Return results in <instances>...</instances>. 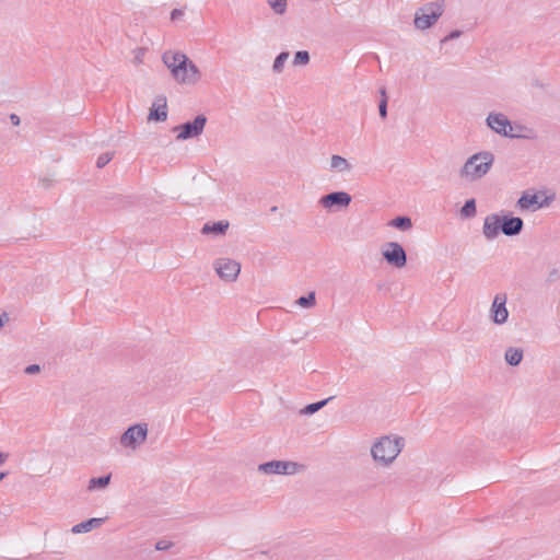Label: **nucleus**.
<instances>
[{
    "label": "nucleus",
    "mask_w": 560,
    "mask_h": 560,
    "mask_svg": "<svg viewBox=\"0 0 560 560\" xmlns=\"http://www.w3.org/2000/svg\"><path fill=\"white\" fill-rule=\"evenodd\" d=\"M310 62V55L305 50H300L295 52L293 65L294 66H306Z\"/></svg>",
    "instance_id": "obj_28"
},
{
    "label": "nucleus",
    "mask_w": 560,
    "mask_h": 560,
    "mask_svg": "<svg viewBox=\"0 0 560 560\" xmlns=\"http://www.w3.org/2000/svg\"><path fill=\"white\" fill-rule=\"evenodd\" d=\"M552 197L546 196L544 192H533L529 190H526L522 194V196L518 198L516 202V207L520 211H537L541 208L548 207L551 201Z\"/></svg>",
    "instance_id": "obj_8"
},
{
    "label": "nucleus",
    "mask_w": 560,
    "mask_h": 560,
    "mask_svg": "<svg viewBox=\"0 0 560 560\" xmlns=\"http://www.w3.org/2000/svg\"><path fill=\"white\" fill-rule=\"evenodd\" d=\"M162 60L179 84H196L201 79L199 68L182 51L167 50Z\"/></svg>",
    "instance_id": "obj_2"
},
{
    "label": "nucleus",
    "mask_w": 560,
    "mask_h": 560,
    "mask_svg": "<svg viewBox=\"0 0 560 560\" xmlns=\"http://www.w3.org/2000/svg\"><path fill=\"white\" fill-rule=\"evenodd\" d=\"M10 120L14 126H19L21 124V119L16 114H11Z\"/></svg>",
    "instance_id": "obj_36"
},
{
    "label": "nucleus",
    "mask_w": 560,
    "mask_h": 560,
    "mask_svg": "<svg viewBox=\"0 0 560 560\" xmlns=\"http://www.w3.org/2000/svg\"><path fill=\"white\" fill-rule=\"evenodd\" d=\"M149 119L165 121L167 119V105L165 98L156 100L149 114Z\"/></svg>",
    "instance_id": "obj_18"
},
{
    "label": "nucleus",
    "mask_w": 560,
    "mask_h": 560,
    "mask_svg": "<svg viewBox=\"0 0 560 560\" xmlns=\"http://www.w3.org/2000/svg\"><path fill=\"white\" fill-rule=\"evenodd\" d=\"M290 54L288 51L280 52L273 60L272 71L275 73H281L283 71L284 65L289 59Z\"/></svg>",
    "instance_id": "obj_23"
},
{
    "label": "nucleus",
    "mask_w": 560,
    "mask_h": 560,
    "mask_svg": "<svg viewBox=\"0 0 560 560\" xmlns=\"http://www.w3.org/2000/svg\"><path fill=\"white\" fill-rule=\"evenodd\" d=\"M229 226H230V223L225 220H221L218 222H207L202 226L201 233L203 235H213V236L223 235L228 231Z\"/></svg>",
    "instance_id": "obj_17"
},
{
    "label": "nucleus",
    "mask_w": 560,
    "mask_h": 560,
    "mask_svg": "<svg viewBox=\"0 0 560 560\" xmlns=\"http://www.w3.org/2000/svg\"><path fill=\"white\" fill-rule=\"evenodd\" d=\"M206 122V116L198 115L192 121L174 127L173 131L177 132L176 139L179 141L197 138L203 132Z\"/></svg>",
    "instance_id": "obj_11"
},
{
    "label": "nucleus",
    "mask_w": 560,
    "mask_h": 560,
    "mask_svg": "<svg viewBox=\"0 0 560 560\" xmlns=\"http://www.w3.org/2000/svg\"><path fill=\"white\" fill-rule=\"evenodd\" d=\"M352 164L343 156L332 154L329 161V171L339 174H347L352 171Z\"/></svg>",
    "instance_id": "obj_16"
},
{
    "label": "nucleus",
    "mask_w": 560,
    "mask_h": 560,
    "mask_svg": "<svg viewBox=\"0 0 560 560\" xmlns=\"http://www.w3.org/2000/svg\"><path fill=\"white\" fill-rule=\"evenodd\" d=\"M135 62L136 63H142L143 56H144V49L143 48H137L135 51Z\"/></svg>",
    "instance_id": "obj_33"
},
{
    "label": "nucleus",
    "mask_w": 560,
    "mask_h": 560,
    "mask_svg": "<svg viewBox=\"0 0 560 560\" xmlns=\"http://www.w3.org/2000/svg\"><path fill=\"white\" fill-rule=\"evenodd\" d=\"M217 276L225 283H233L241 273V264L229 257H219L212 262Z\"/></svg>",
    "instance_id": "obj_7"
},
{
    "label": "nucleus",
    "mask_w": 560,
    "mask_h": 560,
    "mask_svg": "<svg viewBox=\"0 0 560 560\" xmlns=\"http://www.w3.org/2000/svg\"><path fill=\"white\" fill-rule=\"evenodd\" d=\"M8 455L0 452V466L5 463Z\"/></svg>",
    "instance_id": "obj_38"
},
{
    "label": "nucleus",
    "mask_w": 560,
    "mask_h": 560,
    "mask_svg": "<svg viewBox=\"0 0 560 560\" xmlns=\"http://www.w3.org/2000/svg\"><path fill=\"white\" fill-rule=\"evenodd\" d=\"M7 315L4 314L3 316H0V328H2L4 326V323L7 320Z\"/></svg>",
    "instance_id": "obj_39"
},
{
    "label": "nucleus",
    "mask_w": 560,
    "mask_h": 560,
    "mask_svg": "<svg viewBox=\"0 0 560 560\" xmlns=\"http://www.w3.org/2000/svg\"><path fill=\"white\" fill-rule=\"evenodd\" d=\"M504 359L508 364L516 366L523 360V350L520 348L510 347L505 351Z\"/></svg>",
    "instance_id": "obj_20"
},
{
    "label": "nucleus",
    "mask_w": 560,
    "mask_h": 560,
    "mask_svg": "<svg viewBox=\"0 0 560 560\" xmlns=\"http://www.w3.org/2000/svg\"><path fill=\"white\" fill-rule=\"evenodd\" d=\"M184 15V12L183 10L180 9H174L172 12H171V20L172 21H177L179 19H182Z\"/></svg>",
    "instance_id": "obj_35"
},
{
    "label": "nucleus",
    "mask_w": 560,
    "mask_h": 560,
    "mask_svg": "<svg viewBox=\"0 0 560 560\" xmlns=\"http://www.w3.org/2000/svg\"><path fill=\"white\" fill-rule=\"evenodd\" d=\"M381 95H382V100L380 101V104H378V113H380V116L385 119L387 117V95H386V90L383 88L381 89Z\"/></svg>",
    "instance_id": "obj_29"
},
{
    "label": "nucleus",
    "mask_w": 560,
    "mask_h": 560,
    "mask_svg": "<svg viewBox=\"0 0 560 560\" xmlns=\"http://www.w3.org/2000/svg\"><path fill=\"white\" fill-rule=\"evenodd\" d=\"M304 468L291 460H271L258 465V471L265 475H294Z\"/></svg>",
    "instance_id": "obj_10"
},
{
    "label": "nucleus",
    "mask_w": 560,
    "mask_h": 560,
    "mask_svg": "<svg viewBox=\"0 0 560 560\" xmlns=\"http://www.w3.org/2000/svg\"><path fill=\"white\" fill-rule=\"evenodd\" d=\"M352 201V197L347 191H332L319 198L318 205L327 212H337L346 210Z\"/></svg>",
    "instance_id": "obj_9"
},
{
    "label": "nucleus",
    "mask_w": 560,
    "mask_h": 560,
    "mask_svg": "<svg viewBox=\"0 0 560 560\" xmlns=\"http://www.w3.org/2000/svg\"><path fill=\"white\" fill-rule=\"evenodd\" d=\"M405 447V439L398 434L376 438L370 447V455L376 467L389 468Z\"/></svg>",
    "instance_id": "obj_1"
},
{
    "label": "nucleus",
    "mask_w": 560,
    "mask_h": 560,
    "mask_svg": "<svg viewBox=\"0 0 560 560\" xmlns=\"http://www.w3.org/2000/svg\"><path fill=\"white\" fill-rule=\"evenodd\" d=\"M486 125L494 133L511 139H530L533 133L532 129L524 125L512 122L501 112H490L486 117Z\"/></svg>",
    "instance_id": "obj_3"
},
{
    "label": "nucleus",
    "mask_w": 560,
    "mask_h": 560,
    "mask_svg": "<svg viewBox=\"0 0 560 560\" xmlns=\"http://www.w3.org/2000/svg\"><path fill=\"white\" fill-rule=\"evenodd\" d=\"M104 518L93 517L88 521L81 522L71 528L73 534L89 533L103 525Z\"/></svg>",
    "instance_id": "obj_19"
},
{
    "label": "nucleus",
    "mask_w": 560,
    "mask_h": 560,
    "mask_svg": "<svg viewBox=\"0 0 560 560\" xmlns=\"http://www.w3.org/2000/svg\"><path fill=\"white\" fill-rule=\"evenodd\" d=\"M501 226H502L501 218L498 214L491 213V214L487 215L483 219V224H482L483 237L487 241L495 240L500 235V232H502Z\"/></svg>",
    "instance_id": "obj_14"
},
{
    "label": "nucleus",
    "mask_w": 560,
    "mask_h": 560,
    "mask_svg": "<svg viewBox=\"0 0 560 560\" xmlns=\"http://www.w3.org/2000/svg\"><path fill=\"white\" fill-rule=\"evenodd\" d=\"M477 213L475 199L466 200L465 205L460 209V214L464 218H474Z\"/></svg>",
    "instance_id": "obj_25"
},
{
    "label": "nucleus",
    "mask_w": 560,
    "mask_h": 560,
    "mask_svg": "<svg viewBox=\"0 0 560 560\" xmlns=\"http://www.w3.org/2000/svg\"><path fill=\"white\" fill-rule=\"evenodd\" d=\"M40 371V366L38 364H31L25 368L24 372L28 375L36 374Z\"/></svg>",
    "instance_id": "obj_34"
},
{
    "label": "nucleus",
    "mask_w": 560,
    "mask_h": 560,
    "mask_svg": "<svg viewBox=\"0 0 560 560\" xmlns=\"http://www.w3.org/2000/svg\"><path fill=\"white\" fill-rule=\"evenodd\" d=\"M268 4L277 15H283L288 9V0H268Z\"/></svg>",
    "instance_id": "obj_24"
},
{
    "label": "nucleus",
    "mask_w": 560,
    "mask_h": 560,
    "mask_svg": "<svg viewBox=\"0 0 560 560\" xmlns=\"http://www.w3.org/2000/svg\"><path fill=\"white\" fill-rule=\"evenodd\" d=\"M149 424L147 422L135 423L126 429L119 438V444L124 450L137 451L148 439Z\"/></svg>",
    "instance_id": "obj_6"
},
{
    "label": "nucleus",
    "mask_w": 560,
    "mask_h": 560,
    "mask_svg": "<svg viewBox=\"0 0 560 560\" xmlns=\"http://www.w3.org/2000/svg\"><path fill=\"white\" fill-rule=\"evenodd\" d=\"M460 36H462V31H459V30H455V31H452L447 36H445V37L441 40V43L443 44V43H445V42H447V40L456 39V38H458V37H460Z\"/></svg>",
    "instance_id": "obj_32"
},
{
    "label": "nucleus",
    "mask_w": 560,
    "mask_h": 560,
    "mask_svg": "<svg viewBox=\"0 0 560 560\" xmlns=\"http://www.w3.org/2000/svg\"><path fill=\"white\" fill-rule=\"evenodd\" d=\"M252 560H271V556L268 551H257L252 555Z\"/></svg>",
    "instance_id": "obj_31"
},
{
    "label": "nucleus",
    "mask_w": 560,
    "mask_h": 560,
    "mask_svg": "<svg viewBox=\"0 0 560 560\" xmlns=\"http://www.w3.org/2000/svg\"><path fill=\"white\" fill-rule=\"evenodd\" d=\"M502 224V233L506 236H515L518 235L524 226V222L518 217H503L501 219Z\"/></svg>",
    "instance_id": "obj_15"
},
{
    "label": "nucleus",
    "mask_w": 560,
    "mask_h": 560,
    "mask_svg": "<svg viewBox=\"0 0 560 560\" xmlns=\"http://www.w3.org/2000/svg\"><path fill=\"white\" fill-rule=\"evenodd\" d=\"M110 482V475L97 477V478H91L89 480V490H95V489H105Z\"/></svg>",
    "instance_id": "obj_22"
},
{
    "label": "nucleus",
    "mask_w": 560,
    "mask_h": 560,
    "mask_svg": "<svg viewBox=\"0 0 560 560\" xmlns=\"http://www.w3.org/2000/svg\"><path fill=\"white\" fill-rule=\"evenodd\" d=\"M387 224L388 226L398 229L400 231H409L412 228V221L409 217H396L395 219L390 220Z\"/></svg>",
    "instance_id": "obj_21"
},
{
    "label": "nucleus",
    "mask_w": 560,
    "mask_h": 560,
    "mask_svg": "<svg viewBox=\"0 0 560 560\" xmlns=\"http://www.w3.org/2000/svg\"><path fill=\"white\" fill-rule=\"evenodd\" d=\"M113 159V153L110 152H105L103 154H101L97 160H96V166L98 168H102L104 167L106 164L109 163V161Z\"/></svg>",
    "instance_id": "obj_30"
},
{
    "label": "nucleus",
    "mask_w": 560,
    "mask_h": 560,
    "mask_svg": "<svg viewBox=\"0 0 560 560\" xmlns=\"http://www.w3.org/2000/svg\"><path fill=\"white\" fill-rule=\"evenodd\" d=\"M295 304L303 308H312L316 304L315 292H310L306 296H301L295 301Z\"/></svg>",
    "instance_id": "obj_26"
},
{
    "label": "nucleus",
    "mask_w": 560,
    "mask_h": 560,
    "mask_svg": "<svg viewBox=\"0 0 560 560\" xmlns=\"http://www.w3.org/2000/svg\"><path fill=\"white\" fill-rule=\"evenodd\" d=\"M444 9L443 1L429 2L422 5L415 13V27L421 31L430 28L442 16Z\"/></svg>",
    "instance_id": "obj_5"
},
{
    "label": "nucleus",
    "mask_w": 560,
    "mask_h": 560,
    "mask_svg": "<svg viewBox=\"0 0 560 560\" xmlns=\"http://www.w3.org/2000/svg\"><path fill=\"white\" fill-rule=\"evenodd\" d=\"M494 163V154L490 151H479L470 155L463 166L458 175L466 183H475L483 178L492 168Z\"/></svg>",
    "instance_id": "obj_4"
},
{
    "label": "nucleus",
    "mask_w": 560,
    "mask_h": 560,
    "mask_svg": "<svg viewBox=\"0 0 560 560\" xmlns=\"http://www.w3.org/2000/svg\"><path fill=\"white\" fill-rule=\"evenodd\" d=\"M382 256L388 265L397 269H401L407 265V254L397 242L386 243L382 248Z\"/></svg>",
    "instance_id": "obj_12"
},
{
    "label": "nucleus",
    "mask_w": 560,
    "mask_h": 560,
    "mask_svg": "<svg viewBox=\"0 0 560 560\" xmlns=\"http://www.w3.org/2000/svg\"><path fill=\"white\" fill-rule=\"evenodd\" d=\"M330 399H331V397L320 400V401H317V402L310 404L302 409L301 413L313 415L316 411H318L319 409H322Z\"/></svg>",
    "instance_id": "obj_27"
},
{
    "label": "nucleus",
    "mask_w": 560,
    "mask_h": 560,
    "mask_svg": "<svg viewBox=\"0 0 560 560\" xmlns=\"http://www.w3.org/2000/svg\"><path fill=\"white\" fill-rule=\"evenodd\" d=\"M7 476V472H0V481H2Z\"/></svg>",
    "instance_id": "obj_41"
},
{
    "label": "nucleus",
    "mask_w": 560,
    "mask_h": 560,
    "mask_svg": "<svg viewBox=\"0 0 560 560\" xmlns=\"http://www.w3.org/2000/svg\"><path fill=\"white\" fill-rule=\"evenodd\" d=\"M557 276H558V271H557V270H553V271H551V272H550V276H549V277H550V279H553V278H556Z\"/></svg>",
    "instance_id": "obj_40"
},
{
    "label": "nucleus",
    "mask_w": 560,
    "mask_h": 560,
    "mask_svg": "<svg viewBox=\"0 0 560 560\" xmlns=\"http://www.w3.org/2000/svg\"><path fill=\"white\" fill-rule=\"evenodd\" d=\"M158 550H164L167 548L166 544L164 541H159L155 546Z\"/></svg>",
    "instance_id": "obj_37"
},
{
    "label": "nucleus",
    "mask_w": 560,
    "mask_h": 560,
    "mask_svg": "<svg viewBox=\"0 0 560 560\" xmlns=\"http://www.w3.org/2000/svg\"><path fill=\"white\" fill-rule=\"evenodd\" d=\"M508 295L505 293H497L493 296L489 317L495 325H504L509 319V310L506 307Z\"/></svg>",
    "instance_id": "obj_13"
}]
</instances>
